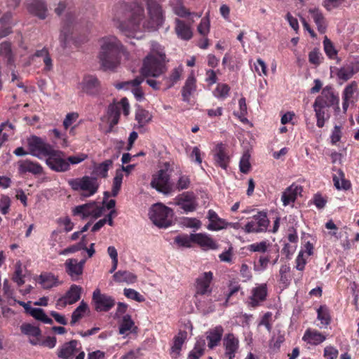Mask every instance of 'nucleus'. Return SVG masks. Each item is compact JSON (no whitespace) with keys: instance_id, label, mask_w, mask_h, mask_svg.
<instances>
[{"instance_id":"nucleus-56","label":"nucleus","mask_w":359,"mask_h":359,"mask_svg":"<svg viewBox=\"0 0 359 359\" xmlns=\"http://www.w3.org/2000/svg\"><path fill=\"white\" fill-rule=\"evenodd\" d=\"M238 104L239 111L234 113V114L237 116L242 122H245L247 121V118L245 117L247 114V105L245 98L241 97L238 101Z\"/></svg>"},{"instance_id":"nucleus-50","label":"nucleus","mask_w":359,"mask_h":359,"mask_svg":"<svg viewBox=\"0 0 359 359\" xmlns=\"http://www.w3.org/2000/svg\"><path fill=\"white\" fill-rule=\"evenodd\" d=\"M204 341H197L193 350H191L187 357V359H198L204 352Z\"/></svg>"},{"instance_id":"nucleus-63","label":"nucleus","mask_w":359,"mask_h":359,"mask_svg":"<svg viewBox=\"0 0 359 359\" xmlns=\"http://www.w3.org/2000/svg\"><path fill=\"white\" fill-rule=\"evenodd\" d=\"M11 205L10 198L7 196H1L0 199V212L3 215H6L8 212L9 208Z\"/></svg>"},{"instance_id":"nucleus-5","label":"nucleus","mask_w":359,"mask_h":359,"mask_svg":"<svg viewBox=\"0 0 359 359\" xmlns=\"http://www.w3.org/2000/svg\"><path fill=\"white\" fill-rule=\"evenodd\" d=\"M172 211L162 205L155 204L151 208L149 217L153 223L160 228H166L172 224Z\"/></svg>"},{"instance_id":"nucleus-10","label":"nucleus","mask_w":359,"mask_h":359,"mask_svg":"<svg viewBox=\"0 0 359 359\" xmlns=\"http://www.w3.org/2000/svg\"><path fill=\"white\" fill-rule=\"evenodd\" d=\"M269 224V220L267 218L266 212H259L253 216L252 219L248 222L244 226L245 232L259 233L266 231Z\"/></svg>"},{"instance_id":"nucleus-29","label":"nucleus","mask_w":359,"mask_h":359,"mask_svg":"<svg viewBox=\"0 0 359 359\" xmlns=\"http://www.w3.org/2000/svg\"><path fill=\"white\" fill-rule=\"evenodd\" d=\"M207 218L209 220V224L207 229L210 231H219L225 229L228 224L223 219L220 218L218 215L212 210H209L208 212Z\"/></svg>"},{"instance_id":"nucleus-43","label":"nucleus","mask_w":359,"mask_h":359,"mask_svg":"<svg viewBox=\"0 0 359 359\" xmlns=\"http://www.w3.org/2000/svg\"><path fill=\"white\" fill-rule=\"evenodd\" d=\"M89 308L84 301H81L79 305L76 307V309L73 311L72 314V320L70 322L71 325H74L80 319H81L87 311H88Z\"/></svg>"},{"instance_id":"nucleus-30","label":"nucleus","mask_w":359,"mask_h":359,"mask_svg":"<svg viewBox=\"0 0 359 359\" xmlns=\"http://www.w3.org/2000/svg\"><path fill=\"white\" fill-rule=\"evenodd\" d=\"M196 90V79L192 72L185 81L182 88V100L184 102H189L191 96Z\"/></svg>"},{"instance_id":"nucleus-16","label":"nucleus","mask_w":359,"mask_h":359,"mask_svg":"<svg viewBox=\"0 0 359 359\" xmlns=\"http://www.w3.org/2000/svg\"><path fill=\"white\" fill-rule=\"evenodd\" d=\"M194 20L186 22L179 18L175 20V32L177 37L182 40L189 41L193 36L191 25Z\"/></svg>"},{"instance_id":"nucleus-55","label":"nucleus","mask_w":359,"mask_h":359,"mask_svg":"<svg viewBox=\"0 0 359 359\" xmlns=\"http://www.w3.org/2000/svg\"><path fill=\"white\" fill-rule=\"evenodd\" d=\"M144 79L141 77H137L133 80L121 82L115 85L117 89H128L130 86H140Z\"/></svg>"},{"instance_id":"nucleus-38","label":"nucleus","mask_w":359,"mask_h":359,"mask_svg":"<svg viewBox=\"0 0 359 359\" xmlns=\"http://www.w3.org/2000/svg\"><path fill=\"white\" fill-rule=\"evenodd\" d=\"M113 165L111 159H107L101 163L97 164L94 166L93 174L95 177L106 178L108 176V171Z\"/></svg>"},{"instance_id":"nucleus-64","label":"nucleus","mask_w":359,"mask_h":359,"mask_svg":"<svg viewBox=\"0 0 359 359\" xmlns=\"http://www.w3.org/2000/svg\"><path fill=\"white\" fill-rule=\"evenodd\" d=\"M190 179L189 178L188 176H186V175H182L177 182V184H176V188L180 191V190H183V189H187L189 188V185H190Z\"/></svg>"},{"instance_id":"nucleus-51","label":"nucleus","mask_w":359,"mask_h":359,"mask_svg":"<svg viewBox=\"0 0 359 359\" xmlns=\"http://www.w3.org/2000/svg\"><path fill=\"white\" fill-rule=\"evenodd\" d=\"M198 32L203 36H206L210 32L209 12L206 16L201 19L198 26Z\"/></svg>"},{"instance_id":"nucleus-46","label":"nucleus","mask_w":359,"mask_h":359,"mask_svg":"<svg viewBox=\"0 0 359 359\" xmlns=\"http://www.w3.org/2000/svg\"><path fill=\"white\" fill-rule=\"evenodd\" d=\"M318 319L320 321V328L327 327L330 323L329 310L325 306H321L318 310Z\"/></svg>"},{"instance_id":"nucleus-8","label":"nucleus","mask_w":359,"mask_h":359,"mask_svg":"<svg viewBox=\"0 0 359 359\" xmlns=\"http://www.w3.org/2000/svg\"><path fill=\"white\" fill-rule=\"evenodd\" d=\"M92 302L95 310L98 312H107L115 305V299L107 294L102 293L99 288L93 292Z\"/></svg>"},{"instance_id":"nucleus-57","label":"nucleus","mask_w":359,"mask_h":359,"mask_svg":"<svg viewBox=\"0 0 359 359\" xmlns=\"http://www.w3.org/2000/svg\"><path fill=\"white\" fill-rule=\"evenodd\" d=\"M323 46L324 50L329 57L332 58L337 55V51L333 46V43L327 38V36L324 37Z\"/></svg>"},{"instance_id":"nucleus-49","label":"nucleus","mask_w":359,"mask_h":359,"mask_svg":"<svg viewBox=\"0 0 359 359\" xmlns=\"http://www.w3.org/2000/svg\"><path fill=\"white\" fill-rule=\"evenodd\" d=\"M270 244L267 241H262L259 243H255L252 244H250L248 246V250L250 252H262L264 253L267 251L268 248H269Z\"/></svg>"},{"instance_id":"nucleus-24","label":"nucleus","mask_w":359,"mask_h":359,"mask_svg":"<svg viewBox=\"0 0 359 359\" xmlns=\"http://www.w3.org/2000/svg\"><path fill=\"white\" fill-rule=\"evenodd\" d=\"M267 295V287L266 284H261L252 290V296L250 298L249 304L252 307H257L262 303Z\"/></svg>"},{"instance_id":"nucleus-14","label":"nucleus","mask_w":359,"mask_h":359,"mask_svg":"<svg viewBox=\"0 0 359 359\" xmlns=\"http://www.w3.org/2000/svg\"><path fill=\"white\" fill-rule=\"evenodd\" d=\"M213 273L211 271L203 272L195 280L196 295H206L212 292L211 283Z\"/></svg>"},{"instance_id":"nucleus-62","label":"nucleus","mask_w":359,"mask_h":359,"mask_svg":"<svg viewBox=\"0 0 359 359\" xmlns=\"http://www.w3.org/2000/svg\"><path fill=\"white\" fill-rule=\"evenodd\" d=\"M255 71L258 73V74L259 76H262V75L266 76L267 75L266 65L264 62V61L263 60H262L261 58H258L257 60V62L255 64Z\"/></svg>"},{"instance_id":"nucleus-53","label":"nucleus","mask_w":359,"mask_h":359,"mask_svg":"<svg viewBox=\"0 0 359 359\" xmlns=\"http://www.w3.org/2000/svg\"><path fill=\"white\" fill-rule=\"evenodd\" d=\"M175 243L180 247L189 248L193 243L192 234L179 235L175 238Z\"/></svg>"},{"instance_id":"nucleus-20","label":"nucleus","mask_w":359,"mask_h":359,"mask_svg":"<svg viewBox=\"0 0 359 359\" xmlns=\"http://www.w3.org/2000/svg\"><path fill=\"white\" fill-rule=\"evenodd\" d=\"M358 72L359 61L354 59L348 61L340 67L337 71V75L339 79L347 81Z\"/></svg>"},{"instance_id":"nucleus-21","label":"nucleus","mask_w":359,"mask_h":359,"mask_svg":"<svg viewBox=\"0 0 359 359\" xmlns=\"http://www.w3.org/2000/svg\"><path fill=\"white\" fill-rule=\"evenodd\" d=\"M81 346L76 340H72L65 343L59 349L57 355L62 359H71L77 352H80Z\"/></svg>"},{"instance_id":"nucleus-47","label":"nucleus","mask_w":359,"mask_h":359,"mask_svg":"<svg viewBox=\"0 0 359 359\" xmlns=\"http://www.w3.org/2000/svg\"><path fill=\"white\" fill-rule=\"evenodd\" d=\"M123 178V172L121 170L116 171L115 177L113 180V184L111 188V195L116 196L121 189L122 182Z\"/></svg>"},{"instance_id":"nucleus-52","label":"nucleus","mask_w":359,"mask_h":359,"mask_svg":"<svg viewBox=\"0 0 359 359\" xmlns=\"http://www.w3.org/2000/svg\"><path fill=\"white\" fill-rule=\"evenodd\" d=\"M72 40V31L69 27H64L60 34V42L63 48H66Z\"/></svg>"},{"instance_id":"nucleus-44","label":"nucleus","mask_w":359,"mask_h":359,"mask_svg":"<svg viewBox=\"0 0 359 359\" xmlns=\"http://www.w3.org/2000/svg\"><path fill=\"white\" fill-rule=\"evenodd\" d=\"M150 52L148 55H152V57L159 58L160 60H165V53L164 47L158 42L151 41L149 43Z\"/></svg>"},{"instance_id":"nucleus-22","label":"nucleus","mask_w":359,"mask_h":359,"mask_svg":"<svg viewBox=\"0 0 359 359\" xmlns=\"http://www.w3.org/2000/svg\"><path fill=\"white\" fill-rule=\"evenodd\" d=\"M28 11L33 15L41 20H44L48 16V8L42 0H33L27 5Z\"/></svg>"},{"instance_id":"nucleus-17","label":"nucleus","mask_w":359,"mask_h":359,"mask_svg":"<svg viewBox=\"0 0 359 359\" xmlns=\"http://www.w3.org/2000/svg\"><path fill=\"white\" fill-rule=\"evenodd\" d=\"M176 205L180 206L185 212L194 211L198 203L196 198L193 193L185 192L176 198Z\"/></svg>"},{"instance_id":"nucleus-12","label":"nucleus","mask_w":359,"mask_h":359,"mask_svg":"<svg viewBox=\"0 0 359 359\" xmlns=\"http://www.w3.org/2000/svg\"><path fill=\"white\" fill-rule=\"evenodd\" d=\"M86 259L79 261L74 258H69L64 263L65 272L73 281L79 280L83 273Z\"/></svg>"},{"instance_id":"nucleus-36","label":"nucleus","mask_w":359,"mask_h":359,"mask_svg":"<svg viewBox=\"0 0 359 359\" xmlns=\"http://www.w3.org/2000/svg\"><path fill=\"white\" fill-rule=\"evenodd\" d=\"M224 332V329L222 326L219 325L215 328L207 332L206 338L208 341V347L210 348L217 346L219 342L221 341L222 336Z\"/></svg>"},{"instance_id":"nucleus-39","label":"nucleus","mask_w":359,"mask_h":359,"mask_svg":"<svg viewBox=\"0 0 359 359\" xmlns=\"http://www.w3.org/2000/svg\"><path fill=\"white\" fill-rule=\"evenodd\" d=\"M187 337V333L186 331H180L174 337L173 344L171 347V354H173L175 357H177L182 349V346L184 343Z\"/></svg>"},{"instance_id":"nucleus-32","label":"nucleus","mask_w":359,"mask_h":359,"mask_svg":"<svg viewBox=\"0 0 359 359\" xmlns=\"http://www.w3.org/2000/svg\"><path fill=\"white\" fill-rule=\"evenodd\" d=\"M214 160L217 165L223 169H226L229 158L226 154L225 147L222 144H217L214 151Z\"/></svg>"},{"instance_id":"nucleus-40","label":"nucleus","mask_w":359,"mask_h":359,"mask_svg":"<svg viewBox=\"0 0 359 359\" xmlns=\"http://www.w3.org/2000/svg\"><path fill=\"white\" fill-rule=\"evenodd\" d=\"M183 72V67L180 65L173 69L169 76H165L164 81L165 82V89L172 88L178 81H180Z\"/></svg>"},{"instance_id":"nucleus-2","label":"nucleus","mask_w":359,"mask_h":359,"mask_svg":"<svg viewBox=\"0 0 359 359\" xmlns=\"http://www.w3.org/2000/svg\"><path fill=\"white\" fill-rule=\"evenodd\" d=\"M100 46L98 57L105 69H114L120 64V55L128 57V52L118 38L113 35L106 36L99 40Z\"/></svg>"},{"instance_id":"nucleus-9","label":"nucleus","mask_w":359,"mask_h":359,"mask_svg":"<svg viewBox=\"0 0 359 359\" xmlns=\"http://www.w3.org/2000/svg\"><path fill=\"white\" fill-rule=\"evenodd\" d=\"M170 177L168 170L161 169L153 175L151 186L159 192L168 194L172 189Z\"/></svg>"},{"instance_id":"nucleus-15","label":"nucleus","mask_w":359,"mask_h":359,"mask_svg":"<svg viewBox=\"0 0 359 359\" xmlns=\"http://www.w3.org/2000/svg\"><path fill=\"white\" fill-rule=\"evenodd\" d=\"M82 91L88 95L95 96L101 91V84L98 79L93 75H86L79 84Z\"/></svg>"},{"instance_id":"nucleus-7","label":"nucleus","mask_w":359,"mask_h":359,"mask_svg":"<svg viewBox=\"0 0 359 359\" xmlns=\"http://www.w3.org/2000/svg\"><path fill=\"white\" fill-rule=\"evenodd\" d=\"M29 154L39 158H46L54 149L52 145L41 138L33 136L28 140Z\"/></svg>"},{"instance_id":"nucleus-6","label":"nucleus","mask_w":359,"mask_h":359,"mask_svg":"<svg viewBox=\"0 0 359 359\" xmlns=\"http://www.w3.org/2000/svg\"><path fill=\"white\" fill-rule=\"evenodd\" d=\"M165 60L152 57V55H147L144 59L141 73L143 76L158 77L164 74L167 69L165 65Z\"/></svg>"},{"instance_id":"nucleus-1","label":"nucleus","mask_w":359,"mask_h":359,"mask_svg":"<svg viewBox=\"0 0 359 359\" xmlns=\"http://www.w3.org/2000/svg\"><path fill=\"white\" fill-rule=\"evenodd\" d=\"M149 19H146L144 9L141 5L122 2L113 8L114 25L127 38L142 39L146 31H156L164 22L162 8L157 4H148Z\"/></svg>"},{"instance_id":"nucleus-58","label":"nucleus","mask_w":359,"mask_h":359,"mask_svg":"<svg viewBox=\"0 0 359 359\" xmlns=\"http://www.w3.org/2000/svg\"><path fill=\"white\" fill-rule=\"evenodd\" d=\"M13 280L19 286H21L25 283V280L23 279V276H22V266L20 262L16 264L15 271L14 275L13 276Z\"/></svg>"},{"instance_id":"nucleus-3","label":"nucleus","mask_w":359,"mask_h":359,"mask_svg":"<svg viewBox=\"0 0 359 359\" xmlns=\"http://www.w3.org/2000/svg\"><path fill=\"white\" fill-rule=\"evenodd\" d=\"M87 157L86 154L82 153L76 156H67L65 152L53 149L46 158V163L50 170L55 172H65L70 169L71 164H79Z\"/></svg>"},{"instance_id":"nucleus-26","label":"nucleus","mask_w":359,"mask_h":359,"mask_svg":"<svg viewBox=\"0 0 359 359\" xmlns=\"http://www.w3.org/2000/svg\"><path fill=\"white\" fill-rule=\"evenodd\" d=\"M302 191V187L299 185L292 184L287 187L283 193L281 201L284 206H287L292 203L297 199L298 195H300Z\"/></svg>"},{"instance_id":"nucleus-35","label":"nucleus","mask_w":359,"mask_h":359,"mask_svg":"<svg viewBox=\"0 0 359 359\" xmlns=\"http://www.w3.org/2000/svg\"><path fill=\"white\" fill-rule=\"evenodd\" d=\"M302 339L311 345H318L326 339V337L316 330L308 329Z\"/></svg>"},{"instance_id":"nucleus-54","label":"nucleus","mask_w":359,"mask_h":359,"mask_svg":"<svg viewBox=\"0 0 359 359\" xmlns=\"http://www.w3.org/2000/svg\"><path fill=\"white\" fill-rule=\"evenodd\" d=\"M123 294L127 298L135 300L137 302H143L145 300L143 295L140 294L137 291L133 289L125 288Z\"/></svg>"},{"instance_id":"nucleus-31","label":"nucleus","mask_w":359,"mask_h":359,"mask_svg":"<svg viewBox=\"0 0 359 359\" xmlns=\"http://www.w3.org/2000/svg\"><path fill=\"white\" fill-rule=\"evenodd\" d=\"M120 118L119 107L115 103L110 104L107 109V122L109 128L106 131L109 133L112 131L113 128L118 123Z\"/></svg>"},{"instance_id":"nucleus-25","label":"nucleus","mask_w":359,"mask_h":359,"mask_svg":"<svg viewBox=\"0 0 359 359\" xmlns=\"http://www.w3.org/2000/svg\"><path fill=\"white\" fill-rule=\"evenodd\" d=\"M193 243H197L204 250H215L217 245L215 241L206 233H194L192 234Z\"/></svg>"},{"instance_id":"nucleus-42","label":"nucleus","mask_w":359,"mask_h":359,"mask_svg":"<svg viewBox=\"0 0 359 359\" xmlns=\"http://www.w3.org/2000/svg\"><path fill=\"white\" fill-rule=\"evenodd\" d=\"M39 283L44 289H50L61 284L57 278L50 273L41 274L39 276Z\"/></svg>"},{"instance_id":"nucleus-18","label":"nucleus","mask_w":359,"mask_h":359,"mask_svg":"<svg viewBox=\"0 0 359 359\" xmlns=\"http://www.w3.org/2000/svg\"><path fill=\"white\" fill-rule=\"evenodd\" d=\"M20 328L21 332L29 338L32 345L36 346L40 344L41 331L38 326L25 323L20 325Z\"/></svg>"},{"instance_id":"nucleus-61","label":"nucleus","mask_w":359,"mask_h":359,"mask_svg":"<svg viewBox=\"0 0 359 359\" xmlns=\"http://www.w3.org/2000/svg\"><path fill=\"white\" fill-rule=\"evenodd\" d=\"M250 156L248 154H245L241 158L240 161V170L241 172L248 173L250 168V163L249 161Z\"/></svg>"},{"instance_id":"nucleus-23","label":"nucleus","mask_w":359,"mask_h":359,"mask_svg":"<svg viewBox=\"0 0 359 359\" xmlns=\"http://www.w3.org/2000/svg\"><path fill=\"white\" fill-rule=\"evenodd\" d=\"M18 164V171L20 174L29 172L33 175H40L43 172L42 166L37 162L26 159L19 161Z\"/></svg>"},{"instance_id":"nucleus-41","label":"nucleus","mask_w":359,"mask_h":359,"mask_svg":"<svg viewBox=\"0 0 359 359\" xmlns=\"http://www.w3.org/2000/svg\"><path fill=\"white\" fill-rule=\"evenodd\" d=\"M113 278L116 282H125L128 284H133L137 281V276L128 271H118L114 274Z\"/></svg>"},{"instance_id":"nucleus-37","label":"nucleus","mask_w":359,"mask_h":359,"mask_svg":"<svg viewBox=\"0 0 359 359\" xmlns=\"http://www.w3.org/2000/svg\"><path fill=\"white\" fill-rule=\"evenodd\" d=\"M309 13L316 23L318 32L321 34H324L327 29V22L323 13L316 8L310 9Z\"/></svg>"},{"instance_id":"nucleus-33","label":"nucleus","mask_w":359,"mask_h":359,"mask_svg":"<svg viewBox=\"0 0 359 359\" xmlns=\"http://www.w3.org/2000/svg\"><path fill=\"white\" fill-rule=\"evenodd\" d=\"M173 13L180 18H187L188 16H196L201 18L202 13H191L182 4V0H172L170 3Z\"/></svg>"},{"instance_id":"nucleus-11","label":"nucleus","mask_w":359,"mask_h":359,"mask_svg":"<svg viewBox=\"0 0 359 359\" xmlns=\"http://www.w3.org/2000/svg\"><path fill=\"white\" fill-rule=\"evenodd\" d=\"M82 292L83 288L80 285H72L65 295L57 300L56 308L61 309L67 305L75 304L81 299Z\"/></svg>"},{"instance_id":"nucleus-27","label":"nucleus","mask_w":359,"mask_h":359,"mask_svg":"<svg viewBox=\"0 0 359 359\" xmlns=\"http://www.w3.org/2000/svg\"><path fill=\"white\" fill-rule=\"evenodd\" d=\"M224 346L225 348V354L229 359H233L235 353L239 347V341L233 334L229 333L224 339Z\"/></svg>"},{"instance_id":"nucleus-60","label":"nucleus","mask_w":359,"mask_h":359,"mask_svg":"<svg viewBox=\"0 0 359 359\" xmlns=\"http://www.w3.org/2000/svg\"><path fill=\"white\" fill-rule=\"evenodd\" d=\"M230 88L228 85L219 83L215 89V96L221 98H225L229 95Z\"/></svg>"},{"instance_id":"nucleus-59","label":"nucleus","mask_w":359,"mask_h":359,"mask_svg":"<svg viewBox=\"0 0 359 359\" xmlns=\"http://www.w3.org/2000/svg\"><path fill=\"white\" fill-rule=\"evenodd\" d=\"M322 55L317 48L313 49L309 54V61L310 63L318 65L321 62Z\"/></svg>"},{"instance_id":"nucleus-28","label":"nucleus","mask_w":359,"mask_h":359,"mask_svg":"<svg viewBox=\"0 0 359 359\" xmlns=\"http://www.w3.org/2000/svg\"><path fill=\"white\" fill-rule=\"evenodd\" d=\"M151 119L152 115L149 111L139 107L135 111V121L137 123L135 125V128L140 132H143L145 130L144 127L151 122Z\"/></svg>"},{"instance_id":"nucleus-13","label":"nucleus","mask_w":359,"mask_h":359,"mask_svg":"<svg viewBox=\"0 0 359 359\" xmlns=\"http://www.w3.org/2000/svg\"><path fill=\"white\" fill-rule=\"evenodd\" d=\"M103 210V207L98 206L95 202H92L75 207L73 212L83 219L88 217L97 218L102 215Z\"/></svg>"},{"instance_id":"nucleus-34","label":"nucleus","mask_w":359,"mask_h":359,"mask_svg":"<svg viewBox=\"0 0 359 359\" xmlns=\"http://www.w3.org/2000/svg\"><path fill=\"white\" fill-rule=\"evenodd\" d=\"M313 107L316 117V125L318 128H323L326 121H327L330 114L329 113V108L322 105L313 103Z\"/></svg>"},{"instance_id":"nucleus-19","label":"nucleus","mask_w":359,"mask_h":359,"mask_svg":"<svg viewBox=\"0 0 359 359\" xmlns=\"http://www.w3.org/2000/svg\"><path fill=\"white\" fill-rule=\"evenodd\" d=\"M338 101L339 100L334 95L332 88L327 86L323 89L321 94L316 97L314 103L330 108L337 104Z\"/></svg>"},{"instance_id":"nucleus-4","label":"nucleus","mask_w":359,"mask_h":359,"mask_svg":"<svg viewBox=\"0 0 359 359\" xmlns=\"http://www.w3.org/2000/svg\"><path fill=\"white\" fill-rule=\"evenodd\" d=\"M67 182L74 191L79 192L83 198L95 195L100 187L97 177L88 175L69 179Z\"/></svg>"},{"instance_id":"nucleus-45","label":"nucleus","mask_w":359,"mask_h":359,"mask_svg":"<svg viewBox=\"0 0 359 359\" xmlns=\"http://www.w3.org/2000/svg\"><path fill=\"white\" fill-rule=\"evenodd\" d=\"M134 325L135 323L132 320L131 316L129 315H125L120 324L119 333L121 334H128L134 327Z\"/></svg>"},{"instance_id":"nucleus-48","label":"nucleus","mask_w":359,"mask_h":359,"mask_svg":"<svg viewBox=\"0 0 359 359\" xmlns=\"http://www.w3.org/2000/svg\"><path fill=\"white\" fill-rule=\"evenodd\" d=\"M339 177H337L336 175L333 177V182L335 187L337 189H348L351 187L350 182L344 179V173L341 170L339 171Z\"/></svg>"}]
</instances>
